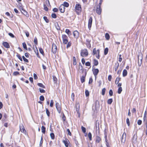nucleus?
Returning <instances> with one entry per match:
<instances>
[{"instance_id":"9","label":"nucleus","mask_w":147,"mask_h":147,"mask_svg":"<svg viewBox=\"0 0 147 147\" xmlns=\"http://www.w3.org/2000/svg\"><path fill=\"white\" fill-rule=\"evenodd\" d=\"M73 35L75 38H77L79 37V34L77 30H75L73 32Z\"/></svg>"},{"instance_id":"40","label":"nucleus","mask_w":147,"mask_h":147,"mask_svg":"<svg viewBox=\"0 0 147 147\" xmlns=\"http://www.w3.org/2000/svg\"><path fill=\"white\" fill-rule=\"evenodd\" d=\"M34 43L36 45H37L38 44V42H37V38L35 37L34 38Z\"/></svg>"},{"instance_id":"52","label":"nucleus","mask_w":147,"mask_h":147,"mask_svg":"<svg viewBox=\"0 0 147 147\" xmlns=\"http://www.w3.org/2000/svg\"><path fill=\"white\" fill-rule=\"evenodd\" d=\"M126 122L127 123L128 126L129 125L130 122L129 119L128 118H127L126 119Z\"/></svg>"},{"instance_id":"58","label":"nucleus","mask_w":147,"mask_h":147,"mask_svg":"<svg viewBox=\"0 0 147 147\" xmlns=\"http://www.w3.org/2000/svg\"><path fill=\"white\" fill-rule=\"evenodd\" d=\"M46 2L47 4V6L48 7L49 5H50L49 2L48 0H47L46 1Z\"/></svg>"},{"instance_id":"50","label":"nucleus","mask_w":147,"mask_h":147,"mask_svg":"<svg viewBox=\"0 0 147 147\" xmlns=\"http://www.w3.org/2000/svg\"><path fill=\"white\" fill-rule=\"evenodd\" d=\"M109 94L110 96H112L113 95V92L112 90H110L109 91Z\"/></svg>"},{"instance_id":"15","label":"nucleus","mask_w":147,"mask_h":147,"mask_svg":"<svg viewBox=\"0 0 147 147\" xmlns=\"http://www.w3.org/2000/svg\"><path fill=\"white\" fill-rule=\"evenodd\" d=\"M86 74V73L85 72V75L84 76H83L81 78V81L82 83H83L85 81V76Z\"/></svg>"},{"instance_id":"3","label":"nucleus","mask_w":147,"mask_h":147,"mask_svg":"<svg viewBox=\"0 0 147 147\" xmlns=\"http://www.w3.org/2000/svg\"><path fill=\"white\" fill-rule=\"evenodd\" d=\"M63 43L64 44H66L68 42V37L65 34H63L62 36Z\"/></svg>"},{"instance_id":"57","label":"nucleus","mask_w":147,"mask_h":147,"mask_svg":"<svg viewBox=\"0 0 147 147\" xmlns=\"http://www.w3.org/2000/svg\"><path fill=\"white\" fill-rule=\"evenodd\" d=\"M19 74V73L18 71H15L13 73V75L14 76H16Z\"/></svg>"},{"instance_id":"64","label":"nucleus","mask_w":147,"mask_h":147,"mask_svg":"<svg viewBox=\"0 0 147 147\" xmlns=\"http://www.w3.org/2000/svg\"><path fill=\"white\" fill-rule=\"evenodd\" d=\"M98 86H100L102 84V82L101 80H99L98 82Z\"/></svg>"},{"instance_id":"35","label":"nucleus","mask_w":147,"mask_h":147,"mask_svg":"<svg viewBox=\"0 0 147 147\" xmlns=\"http://www.w3.org/2000/svg\"><path fill=\"white\" fill-rule=\"evenodd\" d=\"M39 51L43 55H44V51H43V50L42 49V48H39Z\"/></svg>"},{"instance_id":"17","label":"nucleus","mask_w":147,"mask_h":147,"mask_svg":"<svg viewBox=\"0 0 147 147\" xmlns=\"http://www.w3.org/2000/svg\"><path fill=\"white\" fill-rule=\"evenodd\" d=\"M3 44L5 48H8L10 47L9 44L7 42H4L3 43Z\"/></svg>"},{"instance_id":"25","label":"nucleus","mask_w":147,"mask_h":147,"mask_svg":"<svg viewBox=\"0 0 147 147\" xmlns=\"http://www.w3.org/2000/svg\"><path fill=\"white\" fill-rule=\"evenodd\" d=\"M94 65L95 66H96L98 65V61L95 59H94Z\"/></svg>"},{"instance_id":"24","label":"nucleus","mask_w":147,"mask_h":147,"mask_svg":"<svg viewBox=\"0 0 147 147\" xmlns=\"http://www.w3.org/2000/svg\"><path fill=\"white\" fill-rule=\"evenodd\" d=\"M45 128L44 126H42L41 128V131L44 134H45Z\"/></svg>"},{"instance_id":"53","label":"nucleus","mask_w":147,"mask_h":147,"mask_svg":"<svg viewBox=\"0 0 147 147\" xmlns=\"http://www.w3.org/2000/svg\"><path fill=\"white\" fill-rule=\"evenodd\" d=\"M137 123L138 125H140L142 124V121L141 120H138V121Z\"/></svg>"},{"instance_id":"38","label":"nucleus","mask_w":147,"mask_h":147,"mask_svg":"<svg viewBox=\"0 0 147 147\" xmlns=\"http://www.w3.org/2000/svg\"><path fill=\"white\" fill-rule=\"evenodd\" d=\"M73 65H76V59L75 57H73Z\"/></svg>"},{"instance_id":"26","label":"nucleus","mask_w":147,"mask_h":147,"mask_svg":"<svg viewBox=\"0 0 147 147\" xmlns=\"http://www.w3.org/2000/svg\"><path fill=\"white\" fill-rule=\"evenodd\" d=\"M62 5H63L64 6V7H68L69 6V3L66 2H64L63 3V4Z\"/></svg>"},{"instance_id":"60","label":"nucleus","mask_w":147,"mask_h":147,"mask_svg":"<svg viewBox=\"0 0 147 147\" xmlns=\"http://www.w3.org/2000/svg\"><path fill=\"white\" fill-rule=\"evenodd\" d=\"M12 38H14V35L11 33H10L8 34Z\"/></svg>"},{"instance_id":"8","label":"nucleus","mask_w":147,"mask_h":147,"mask_svg":"<svg viewBox=\"0 0 147 147\" xmlns=\"http://www.w3.org/2000/svg\"><path fill=\"white\" fill-rule=\"evenodd\" d=\"M96 12L97 13L100 15L101 12V9L100 6H97L96 7Z\"/></svg>"},{"instance_id":"54","label":"nucleus","mask_w":147,"mask_h":147,"mask_svg":"<svg viewBox=\"0 0 147 147\" xmlns=\"http://www.w3.org/2000/svg\"><path fill=\"white\" fill-rule=\"evenodd\" d=\"M71 43L70 42H69L67 44V48H68L69 47H70L71 46Z\"/></svg>"},{"instance_id":"48","label":"nucleus","mask_w":147,"mask_h":147,"mask_svg":"<svg viewBox=\"0 0 147 147\" xmlns=\"http://www.w3.org/2000/svg\"><path fill=\"white\" fill-rule=\"evenodd\" d=\"M43 19L47 23H48L49 22V20L47 19V18L46 16H44L43 17Z\"/></svg>"},{"instance_id":"59","label":"nucleus","mask_w":147,"mask_h":147,"mask_svg":"<svg viewBox=\"0 0 147 147\" xmlns=\"http://www.w3.org/2000/svg\"><path fill=\"white\" fill-rule=\"evenodd\" d=\"M112 79V76L111 75H109L108 77V80L109 81H111Z\"/></svg>"},{"instance_id":"45","label":"nucleus","mask_w":147,"mask_h":147,"mask_svg":"<svg viewBox=\"0 0 147 147\" xmlns=\"http://www.w3.org/2000/svg\"><path fill=\"white\" fill-rule=\"evenodd\" d=\"M106 89L105 88H104L102 89V94L103 95H104L105 94Z\"/></svg>"},{"instance_id":"18","label":"nucleus","mask_w":147,"mask_h":147,"mask_svg":"<svg viewBox=\"0 0 147 147\" xmlns=\"http://www.w3.org/2000/svg\"><path fill=\"white\" fill-rule=\"evenodd\" d=\"M119 63L118 62H116L114 66L115 70L116 71L117 69L119 66Z\"/></svg>"},{"instance_id":"46","label":"nucleus","mask_w":147,"mask_h":147,"mask_svg":"<svg viewBox=\"0 0 147 147\" xmlns=\"http://www.w3.org/2000/svg\"><path fill=\"white\" fill-rule=\"evenodd\" d=\"M44 9L46 11H48V8L47 7V6L45 4L44 5Z\"/></svg>"},{"instance_id":"37","label":"nucleus","mask_w":147,"mask_h":147,"mask_svg":"<svg viewBox=\"0 0 147 147\" xmlns=\"http://www.w3.org/2000/svg\"><path fill=\"white\" fill-rule=\"evenodd\" d=\"M53 79L55 83L57 82V79L55 76H53Z\"/></svg>"},{"instance_id":"61","label":"nucleus","mask_w":147,"mask_h":147,"mask_svg":"<svg viewBox=\"0 0 147 147\" xmlns=\"http://www.w3.org/2000/svg\"><path fill=\"white\" fill-rule=\"evenodd\" d=\"M67 130L68 133V134L70 136H71V133L70 132L69 129H67Z\"/></svg>"},{"instance_id":"7","label":"nucleus","mask_w":147,"mask_h":147,"mask_svg":"<svg viewBox=\"0 0 147 147\" xmlns=\"http://www.w3.org/2000/svg\"><path fill=\"white\" fill-rule=\"evenodd\" d=\"M92 18L91 17H90L89 20H88V28L90 30L91 28L92 23Z\"/></svg>"},{"instance_id":"27","label":"nucleus","mask_w":147,"mask_h":147,"mask_svg":"<svg viewBox=\"0 0 147 147\" xmlns=\"http://www.w3.org/2000/svg\"><path fill=\"white\" fill-rule=\"evenodd\" d=\"M122 91V89L121 87L119 88L118 90V94H120L121 93Z\"/></svg>"},{"instance_id":"47","label":"nucleus","mask_w":147,"mask_h":147,"mask_svg":"<svg viewBox=\"0 0 147 147\" xmlns=\"http://www.w3.org/2000/svg\"><path fill=\"white\" fill-rule=\"evenodd\" d=\"M52 17L54 18H55L57 17V16L56 14L55 13H52L51 15Z\"/></svg>"},{"instance_id":"12","label":"nucleus","mask_w":147,"mask_h":147,"mask_svg":"<svg viewBox=\"0 0 147 147\" xmlns=\"http://www.w3.org/2000/svg\"><path fill=\"white\" fill-rule=\"evenodd\" d=\"M69 142V140L67 139H65L63 141V143L65 144V146L66 147L68 146Z\"/></svg>"},{"instance_id":"2","label":"nucleus","mask_w":147,"mask_h":147,"mask_svg":"<svg viewBox=\"0 0 147 147\" xmlns=\"http://www.w3.org/2000/svg\"><path fill=\"white\" fill-rule=\"evenodd\" d=\"M99 53V49L96 50L95 48L94 49L93 51V55H94L96 54V57L98 59H99L100 57Z\"/></svg>"},{"instance_id":"56","label":"nucleus","mask_w":147,"mask_h":147,"mask_svg":"<svg viewBox=\"0 0 147 147\" xmlns=\"http://www.w3.org/2000/svg\"><path fill=\"white\" fill-rule=\"evenodd\" d=\"M85 65L86 66H89L90 65V63L89 62H86L85 63Z\"/></svg>"},{"instance_id":"22","label":"nucleus","mask_w":147,"mask_h":147,"mask_svg":"<svg viewBox=\"0 0 147 147\" xmlns=\"http://www.w3.org/2000/svg\"><path fill=\"white\" fill-rule=\"evenodd\" d=\"M127 74V70L125 69H124L123 72V77L126 76Z\"/></svg>"},{"instance_id":"20","label":"nucleus","mask_w":147,"mask_h":147,"mask_svg":"<svg viewBox=\"0 0 147 147\" xmlns=\"http://www.w3.org/2000/svg\"><path fill=\"white\" fill-rule=\"evenodd\" d=\"M20 129L22 132L24 133L25 131H26L23 125L20 126Z\"/></svg>"},{"instance_id":"55","label":"nucleus","mask_w":147,"mask_h":147,"mask_svg":"<svg viewBox=\"0 0 147 147\" xmlns=\"http://www.w3.org/2000/svg\"><path fill=\"white\" fill-rule=\"evenodd\" d=\"M40 99L41 101H43L44 100V97L43 96H41L40 97Z\"/></svg>"},{"instance_id":"4","label":"nucleus","mask_w":147,"mask_h":147,"mask_svg":"<svg viewBox=\"0 0 147 147\" xmlns=\"http://www.w3.org/2000/svg\"><path fill=\"white\" fill-rule=\"evenodd\" d=\"M55 106L58 113H60L61 110V105L58 102H56L55 104Z\"/></svg>"},{"instance_id":"36","label":"nucleus","mask_w":147,"mask_h":147,"mask_svg":"<svg viewBox=\"0 0 147 147\" xmlns=\"http://www.w3.org/2000/svg\"><path fill=\"white\" fill-rule=\"evenodd\" d=\"M46 113L47 114V115L48 116V117H49L50 116V113L49 112V109H48L46 108Z\"/></svg>"},{"instance_id":"10","label":"nucleus","mask_w":147,"mask_h":147,"mask_svg":"<svg viewBox=\"0 0 147 147\" xmlns=\"http://www.w3.org/2000/svg\"><path fill=\"white\" fill-rule=\"evenodd\" d=\"M126 137V134L124 132L123 134L121 139V142H122L124 143L125 141V138Z\"/></svg>"},{"instance_id":"63","label":"nucleus","mask_w":147,"mask_h":147,"mask_svg":"<svg viewBox=\"0 0 147 147\" xmlns=\"http://www.w3.org/2000/svg\"><path fill=\"white\" fill-rule=\"evenodd\" d=\"M53 11L54 12H57L58 11V9L57 8H55L53 9Z\"/></svg>"},{"instance_id":"29","label":"nucleus","mask_w":147,"mask_h":147,"mask_svg":"<svg viewBox=\"0 0 147 147\" xmlns=\"http://www.w3.org/2000/svg\"><path fill=\"white\" fill-rule=\"evenodd\" d=\"M105 38H106V39L107 40H109V39L110 36H109V34L108 33H106L105 35Z\"/></svg>"},{"instance_id":"23","label":"nucleus","mask_w":147,"mask_h":147,"mask_svg":"<svg viewBox=\"0 0 147 147\" xmlns=\"http://www.w3.org/2000/svg\"><path fill=\"white\" fill-rule=\"evenodd\" d=\"M121 80V78L117 77L116 78L115 81V84H118L119 82Z\"/></svg>"},{"instance_id":"30","label":"nucleus","mask_w":147,"mask_h":147,"mask_svg":"<svg viewBox=\"0 0 147 147\" xmlns=\"http://www.w3.org/2000/svg\"><path fill=\"white\" fill-rule=\"evenodd\" d=\"M37 85L39 86L42 87L43 88H45V86L42 83H38L37 84Z\"/></svg>"},{"instance_id":"28","label":"nucleus","mask_w":147,"mask_h":147,"mask_svg":"<svg viewBox=\"0 0 147 147\" xmlns=\"http://www.w3.org/2000/svg\"><path fill=\"white\" fill-rule=\"evenodd\" d=\"M113 102V99L112 98L109 99L107 100V103L109 104H111Z\"/></svg>"},{"instance_id":"62","label":"nucleus","mask_w":147,"mask_h":147,"mask_svg":"<svg viewBox=\"0 0 147 147\" xmlns=\"http://www.w3.org/2000/svg\"><path fill=\"white\" fill-rule=\"evenodd\" d=\"M40 91L41 93H45V91L42 89H41L40 88H39Z\"/></svg>"},{"instance_id":"14","label":"nucleus","mask_w":147,"mask_h":147,"mask_svg":"<svg viewBox=\"0 0 147 147\" xmlns=\"http://www.w3.org/2000/svg\"><path fill=\"white\" fill-rule=\"evenodd\" d=\"M93 72L94 75L96 77L97 75L99 72V70L98 69H94L93 70Z\"/></svg>"},{"instance_id":"16","label":"nucleus","mask_w":147,"mask_h":147,"mask_svg":"<svg viewBox=\"0 0 147 147\" xmlns=\"http://www.w3.org/2000/svg\"><path fill=\"white\" fill-rule=\"evenodd\" d=\"M137 138L136 135L135 134L133 138V142L134 144L136 143L137 142Z\"/></svg>"},{"instance_id":"5","label":"nucleus","mask_w":147,"mask_h":147,"mask_svg":"<svg viewBox=\"0 0 147 147\" xmlns=\"http://www.w3.org/2000/svg\"><path fill=\"white\" fill-rule=\"evenodd\" d=\"M75 9L76 11H81L82 8L81 5L79 4H76V5Z\"/></svg>"},{"instance_id":"33","label":"nucleus","mask_w":147,"mask_h":147,"mask_svg":"<svg viewBox=\"0 0 147 147\" xmlns=\"http://www.w3.org/2000/svg\"><path fill=\"white\" fill-rule=\"evenodd\" d=\"M50 135L51 138L53 140H54L55 138L54 134L53 133H51L50 134Z\"/></svg>"},{"instance_id":"44","label":"nucleus","mask_w":147,"mask_h":147,"mask_svg":"<svg viewBox=\"0 0 147 147\" xmlns=\"http://www.w3.org/2000/svg\"><path fill=\"white\" fill-rule=\"evenodd\" d=\"M81 129L82 130V131L84 133H85V132L86 131V129L85 128L83 127V126H82L81 127Z\"/></svg>"},{"instance_id":"43","label":"nucleus","mask_w":147,"mask_h":147,"mask_svg":"<svg viewBox=\"0 0 147 147\" xmlns=\"http://www.w3.org/2000/svg\"><path fill=\"white\" fill-rule=\"evenodd\" d=\"M88 137L89 140H92V134L90 132H89L88 134Z\"/></svg>"},{"instance_id":"32","label":"nucleus","mask_w":147,"mask_h":147,"mask_svg":"<svg viewBox=\"0 0 147 147\" xmlns=\"http://www.w3.org/2000/svg\"><path fill=\"white\" fill-rule=\"evenodd\" d=\"M108 49L107 48H106L104 50V54L105 55H106L108 53Z\"/></svg>"},{"instance_id":"13","label":"nucleus","mask_w":147,"mask_h":147,"mask_svg":"<svg viewBox=\"0 0 147 147\" xmlns=\"http://www.w3.org/2000/svg\"><path fill=\"white\" fill-rule=\"evenodd\" d=\"M138 65L139 66H140L142 64V55H139L138 57Z\"/></svg>"},{"instance_id":"41","label":"nucleus","mask_w":147,"mask_h":147,"mask_svg":"<svg viewBox=\"0 0 147 147\" xmlns=\"http://www.w3.org/2000/svg\"><path fill=\"white\" fill-rule=\"evenodd\" d=\"M147 113L146 111H145V112L144 113V120H146V119H147Z\"/></svg>"},{"instance_id":"6","label":"nucleus","mask_w":147,"mask_h":147,"mask_svg":"<svg viewBox=\"0 0 147 147\" xmlns=\"http://www.w3.org/2000/svg\"><path fill=\"white\" fill-rule=\"evenodd\" d=\"M57 51V47L55 44H53L52 45V51L53 53H56Z\"/></svg>"},{"instance_id":"49","label":"nucleus","mask_w":147,"mask_h":147,"mask_svg":"<svg viewBox=\"0 0 147 147\" xmlns=\"http://www.w3.org/2000/svg\"><path fill=\"white\" fill-rule=\"evenodd\" d=\"M53 100H51V102L50 103V106L51 107H53Z\"/></svg>"},{"instance_id":"19","label":"nucleus","mask_w":147,"mask_h":147,"mask_svg":"<svg viewBox=\"0 0 147 147\" xmlns=\"http://www.w3.org/2000/svg\"><path fill=\"white\" fill-rule=\"evenodd\" d=\"M101 139L98 136H97L96 138V143H98L100 142L101 141Z\"/></svg>"},{"instance_id":"21","label":"nucleus","mask_w":147,"mask_h":147,"mask_svg":"<svg viewBox=\"0 0 147 147\" xmlns=\"http://www.w3.org/2000/svg\"><path fill=\"white\" fill-rule=\"evenodd\" d=\"M65 32L69 36H70L71 35V33L70 31L67 29H66Z\"/></svg>"},{"instance_id":"39","label":"nucleus","mask_w":147,"mask_h":147,"mask_svg":"<svg viewBox=\"0 0 147 147\" xmlns=\"http://www.w3.org/2000/svg\"><path fill=\"white\" fill-rule=\"evenodd\" d=\"M99 105L98 101L96 100L95 102V107H99Z\"/></svg>"},{"instance_id":"34","label":"nucleus","mask_w":147,"mask_h":147,"mask_svg":"<svg viewBox=\"0 0 147 147\" xmlns=\"http://www.w3.org/2000/svg\"><path fill=\"white\" fill-rule=\"evenodd\" d=\"M85 94L86 96V97L89 96V92L88 90H86L85 92Z\"/></svg>"},{"instance_id":"1","label":"nucleus","mask_w":147,"mask_h":147,"mask_svg":"<svg viewBox=\"0 0 147 147\" xmlns=\"http://www.w3.org/2000/svg\"><path fill=\"white\" fill-rule=\"evenodd\" d=\"M88 53L87 50L86 49H84L82 50L81 53V55L82 57H86L88 56Z\"/></svg>"},{"instance_id":"11","label":"nucleus","mask_w":147,"mask_h":147,"mask_svg":"<svg viewBox=\"0 0 147 147\" xmlns=\"http://www.w3.org/2000/svg\"><path fill=\"white\" fill-rule=\"evenodd\" d=\"M59 10L61 13H63L65 11V7L63 5H61L59 7Z\"/></svg>"},{"instance_id":"42","label":"nucleus","mask_w":147,"mask_h":147,"mask_svg":"<svg viewBox=\"0 0 147 147\" xmlns=\"http://www.w3.org/2000/svg\"><path fill=\"white\" fill-rule=\"evenodd\" d=\"M22 58H23L24 61L25 62H27V63H28V60L26 58H25V57L24 56H22Z\"/></svg>"},{"instance_id":"31","label":"nucleus","mask_w":147,"mask_h":147,"mask_svg":"<svg viewBox=\"0 0 147 147\" xmlns=\"http://www.w3.org/2000/svg\"><path fill=\"white\" fill-rule=\"evenodd\" d=\"M22 45H23V48L25 49L26 50H27V48L26 45V43L25 42H23L22 43Z\"/></svg>"},{"instance_id":"51","label":"nucleus","mask_w":147,"mask_h":147,"mask_svg":"<svg viewBox=\"0 0 147 147\" xmlns=\"http://www.w3.org/2000/svg\"><path fill=\"white\" fill-rule=\"evenodd\" d=\"M55 25L56 26V28H57V30H60V28L58 26V24L57 23V24H56Z\"/></svg>"}]
</instances>
